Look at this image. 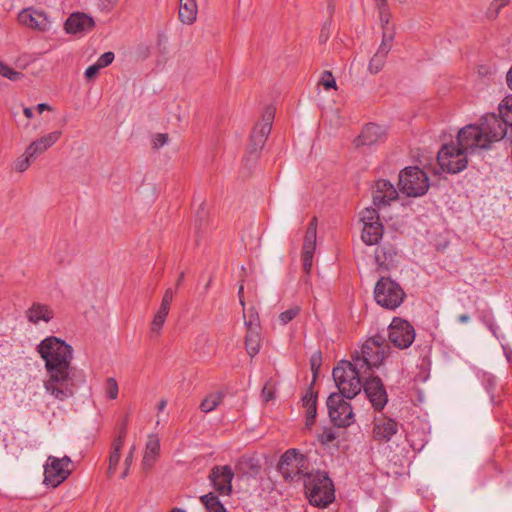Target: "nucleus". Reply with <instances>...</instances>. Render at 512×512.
Segmentation results:
<instances>
[{
	"mask_svg": "<svg viewBox=\"0 0 512 512\" xmlns=\"http://www.w3.org/2000/svg\"><path fill=\"white\" fill-rule=\"evenodd\" d=\"M238 296H239V301H240L241 305L244 307V305H245V302H244V290L239 289L238 290Z\"/></svg>",
	"mask_w": 512,
	"mask_h": 512,
	"instance_id": "0e129e2a",
	"label": "nucleus"
},
{
	"mask_svg": "<svg viewBox=\"0 0 512 512\" xmlns=\"http://www.w3.org/2000/svg\"><path fill=\"white\" fill-rule=\"evenodd\" d=\"M321 84L324 86L326 90L331 88L336 89V81L330 71H324L321 77Z\"/></svg>",
	"mask_w": 512,
	"mask_h": 512,
	"instance_id": "c03bdc74",
	"label": "nucleus"
},
{
	"mask_svg": "<svg viewBox=\"0 0 512 512\" xmlns=\"http://www.w3.org/2000/svg\"><path fill=\"white\" fill-rule=\"evenodd\" d=\"M384 227L382 223L376 225H365L362 229L361 238L367 245H376L382 239Z\"/></svg>",
	"mask_w": 512,
	"mask_h": 512,
	"instance_id": "cd10ccee",
	"label": "nucleus"
},
{
	"mask_svg": "<svg viewBox=\"0 0 512 512\" xmlns=\"http://www.w3.org/2000/svg\"><path fill=\"white\" fill-rule=\"evenodd\" d=\"M378 11L383 8H389L387 4V0H375Z\"/></svg>",
	"mask_w": 512,
	"mask_h": 512,
	"instance_id": "680f3d73",
	"label": "nucleus"
},
{
	"mask_svg": "<svg viewBox=\"0 0 512 512\" xmlns=\"http://www.w3.org/2000/svg\"><path fill=\"white\" fill-rule=\"evenodd\" d=\"M261 328L258 329H247V334L245 337V347L247 353L254 357L260 351L261 346Z\"/></svg>",
	"mask_w": 512,
	"mask_h": 512,
	"instance_id": "c756f323",
	"label": "nucleus"
},
{
	"mask_svg": "<svg viewBox=\"0 0 512 512\" xmlns=\"http://www.w3.org/2000/svg\"><path fill=\"white\" fill-rule=\"evenodd\" d=\"M317 240V217H313L307 227L302 247L303 270L309 274L312 269L313 255Z\"/></svg>",
	"mask_w": 512,
	"mask_h": 512,
	"instance_id": "dca6fc26",
	"label": "nucleus"
},
{
	"mask_svg": "<svg viewBox=\"0 0 512 512\" xmlns=\"http://www.w3.org/2000/svg\"><path fill=\"white\" fill-rule=\"evenodd\" d=\"M459 322L466 323L469 320V316L466 314H462L458 317Z\"/></svg>",
	"mask_w": 512,
	"mask_h": 512,
	"instance_id": "338daca9",
	"label": "nucleus"
},
{
	"mask_svg": "<svg viewBox=\"0 0 512 512\" xmlns=\"http://www.w3.org/2000/svg\"><path fill=\"white\" fill-rule=\"evenodd\" d=\"M167 405V401L165 399L161 400L158 404V410L163 411Z\"/></svg>",
	"mask_w": 512,
	"mask_h": 512,
	"instance_id": "69168bd1",
	"label": "nucleus"
},
{
	"mask_svg": "<svg viewBox=\"0 0 512 512\" xmlns=\"http://www.w3.org/2000/svg\"><path fill=\"white\" fill-rule=\"evenodd\" d=\"M246 329H258L260 328V320L258 312L254 307L248 309V320H245Z\"/></svg>",
	"mask_w": 512,
	"mask_h": 512,
	"instance_id": "ea45409f",
	"label": "nucleus"
},
{
	"mask_svg": "<svg viewBox=\"0 0 512 512\" xmlns=\"http://www.w3.org/2000/svg\"><path fill=\"white\" fill-rule=\"evenodd\" d=\"M385 139V129L377 124L369 123L361 131L360 135L355 139L356 147L372 146Z\"/></svg>",
	"mask_w": 512,
	"mask_h": 512,
	"instance_id": "aec40b11",
	"label": "nucleus"
},
{
	"mask_svg": "<svg viewBox=\"0 0 512 512\" xmlns=\"http://www.w3.org/2000/svg\"><path fill=\"white\" fill-rule=\"evenodd\" d=\"M321 364H322V353L320 351H316L315 353H313V355L310 358V366H311V371L313 374V382L318 377Z\"/></svg>",
	"mask_w": 512,
	"mask_h": 512,
	"instance_id": "58836bf2",
	"label": "nucleus"
},
{
	"mask_svg": "<svg viewBox=\"0 0 512 512\" xmlns=\"http://www.w3.org/2000/svg\"><path fill=\"white\" fill-rule=\"evenodd\" d=\"M200 501L204 505L207 512H227L225 506L221 503L218 496L213 492L202 495L200 497Z\"/></svg>",
	"mask_w": 512,
	"mask_h": 512,
	"instance_id": "7c9ffc66",
	"label": "nucleus"
},
{
	"mask_svg": "<svg viewBox=\"0 0 512 512\" xmlns=\"http://www.w3.org/2000/svg\"><path fill=\"white\" fill-rule=\"evenodd\" d=\"M335 439H336V434L332 430H326L320 436V441L324 444L331 443Z\"/></svg>",
	"mask_w": 512,
	"mask_h": 512,
	"instance_id": "603ef678",
	"label": "nucleus"
},
{
	"mask_svg": "<svg viewBox=\"0 0 512 512\" xmlns=\"http://www.w3.org/2000/svg\"><path fill=\"white\" fill-rule=\"evenodd\" d=\"M342 393H331L326 401L331 421L338 427H347L354 421L350 403L344 400Z\"/></svg>",
	"mask_w": 512,
	"mask_h": 512,
	"instance_id": "1a4fd4ad",
	"label": "nucleus"
},
{
	"mask_svg": "<svg viewBox=\"0 0 512 512\" xmlns=\"http://www.w3.org/2000/svg\"><path fill=\"white\" fill-rule=\"evenodd\" d=\"M392 45L381 42V45L376 53H382L383 56L387 57Z\"/></svg>",
	"mask_w": 512,
	"mask_h": 512,
	"instance_id": "4d7b16f0",
	"label": "nucleus"
},
{
	"mask_svg": "<svg viewBox=\"0 0 512 512\" xmlns=\"http://www.w3.org/2000/svg\"><path fill=\"white\" fill-rule=\"evenodd\" d=\"M479 125L490 144L502 140L508 132V126H506L500 113L498 115L495 113L485 114L481 117Z\"/></svg>",
	"mask_w": 512,
	"mask_h": 512,
	"instance_id": "4468645a",
	"label": "nucleus"
},
{
	"mask_svg": "<svg viewBox=\"0 0 512 512\" xmlns=\"http://www.w3.org/2000/svg\"><path fill=\"white\" fill-rule=\"evenodd\" d=\"M374 288H401L400 285L390 277L381 276L375 283Z\"/></svg>",
	"mask_w": 512,
	"mask_h": 512,
	"instance_id": "37998d69",
	"label": "nucleus"
},
{
	"mask_svg": "<svg viewBox=\"0 0 512 512\" xmlns=\"http://www.w3.org/2000/svg\"><path fill=\"white\" fill-rule=\"evenodd\" d=\"M27 317L32 323H38L39 321L48 322L53 318V311L47 305L33 303L27 311Z\"/></svg>",
	"mask_w": 512,
	"mask_h": 512,
	"instance_id": "bb28decb",
	"label": "nucleus"
},
{
	"mask_svg": "<svg viewBox=\"0 0 512 512\" xmlns=\"http://www.w3.org/2000/svg\"><path fill=\"white\" fill-rule=\"evenodd\" d=\"M106 395L109 399L114 400L118 397V383L115 378H108L105 383Z\"/></svg>",
	"mask_w": 512,
	"mask_h": 512,
	"instance_id": "a19ab883",
	"label": "nucleus"
},
{
	"mask_svg": "<svg viewBox=\"0 0 512 512\" xmlns=\"http://www.w3.org/2000/svg\"><path fill=\"white\" fill-rule=\"evenodd\" d=\"M114 53L113 52H105L104 54H102L96 64L102 69V68H105L107 67L108 65H110L113 60H114Z\"/></svg>",
	"mask_w": 512,
	"mask_h": 512,
	"instance_id": "a18cd8bd",
	"label": "nucleus"
},
{
	"mask_svg": "<svg viewBox=\"0 0 512 512\" xmlns=\"http://www.w3.org/2000/svg\"><path fill=\"white\" fill-rule=\"evenodd\" d=\"M306 462L307 457L305 455L300 454L297 449L291 448L280 457L277 469L285 481H293L297 477H307L309 473L305 472L304 468Z\"/></svg>",
	"mask_w": 512,
	"mask_h": 512,
	"instance_id": "6e6552de",
	"label": "nucleus"
},
{
	"mask_svg": "<svg viewBox=\"0 0 512 512\" xmlns=\"http://www.w3.org/2000/svg\"><path fill=\"white\" fill-rule=\"evenodd\" d=\"M390 18H391V14H390L389 8H383V9L379 10V19L381 22L382 30L391 29L389 27Z\"/></svg>",
	"mask_w": 512,
	"mask_h": 512,
	"instance_id": "49530a36",
	"label": "nucleus"
},
{
	"mask_svg": "<svg viewBox=\"0 0 512 512\" xmlns=\"http://www.w3.org/2000/svg\"><path fill=\"white\" fill-rule=\"evenodd\" d=\"M168 141V134L167 133H157L153 137V148L158 149L165 145Z\"/></svg>",
	"mask_w": 512,
	"mask_h": 512,
	"instance_id": "de8ad7c7",
	"label": "nucleus"
},
{
	"mask_svg": "<svg viewBox=\"0 0 512 512\" xmlns=\"http://www.w3.org/2000/svg\"><path fill=\"white\" fill-rule=\"evenodd\" d=\"M273 119L274 111L268 108L262 115L261 121L254 126L247 147V151L251 157H257L258 152L263 149L271 132Z\"/></svg>",
	"mask_w": 512,
	"mask_h": 512,
	"instance_id": "9b49d317",
	"label": "nucleus"
},
{
	"mask_svg": "<svg viewBox=\"0 0 512 512\" xmlns=\"http://www.w3.org/2000/svg\"><path fill=\"white\" fill-rule=\"evenodd\" d=\"M94 26L93 18L83 12L72 13L64 24L65 31L68 34L86 33L91 31Z\"/></svg>",
	"mask_w": 512,
	"mask_h": 512,
	"instance_id": "6ab92c4d",
	"label": "nucleus"
},
{
	"mask_svg": "<svg viewBox=\"0 0 512 512\" xmlns=\"http://www.w3.org/2000/svg\"><path fill=\"white\" fill-rule=\"evenodd\" d=\"M160 454V440L157 435L151 434L148 436L146 443L145 454L142 460L143 470L149 471L154 466Z\"/></svg>",
	"mask_w": 512,
	"mask_h": 512,
	"instance_id": "393cba45",
	"label": "nucleus"
},
{
	"mask_svg": "<svg viewBox=\"0 0 512 512\" xmlns=\"http://www.w3.org/2000/svg\"><path fill=\"white\" fill-rule=\"evenodd\" d=\"M170 512H186V511L183 509H180V508H173Z\"/></svg>",
	"mask_w": 512,
	"mask_h": 512,
	"instance_id": "774afa93",
	"label": "nucleus"
},
{
	"mask_svg": "<svg viewBox=\"0 0 512 512\" xmlns=\"http://www.w3.org/2000/svg\"><path fill=\"white\" fill-rule=\"evenodd\" d=\"M23 112H24V115H25L27 118H29V119H30V118H32V117H33V111H32V109H31V108L26 107V108H24Z\"/></svg>",
	"mask_w": 512,
	"mask_h": 512,
	"instance_id": "e2e57ef3",
	"label": "nucleus"
},
{
	"mask_svg": "<svg viewBox=\"0 0 512 512\" xmlns=\"http://www.w3.org/2000/svg\"><path fill=\"white\" fill-rule=\"evenodd\" d=\"M362 388L375 410H382L388 402L385 386L379 376H370L362 382Z\"/></svg>",
	"mask_w": 512,
	"mask_h": 512,
	"instance_id": "2eb2a0df",
	"label": "nucleus"
},
{
	"mask_svg": "<svg viewBox=\"0 0 512 512\" xmlns=\"http://www.w3.org/2000/svg\"><path fill=\"white\" fill-rule=\"evenodd\" d=\"M415 336V329L409 321L400 317L392 319L388 327V339L396 348L401 350L409 348Z\"/></svg>",
	"mask_w": 512,
	"mask_h": 512,
	"instance_id": "9d476101",
	"label": "nucleus"
},
{
	"mask_svg": "<svg viewBox=\"0 0 512 512\" xmlns=\"http://www.w3.org/2000/svg\"><path fill=\"white\" fill-rule=\"evenodd\" d=\"M33 160H35V158L29 156L28 150L26 149L24 154L15 161V169L18 172H24L29 168Z\"/></svg>",
	"mask_w": 512,
	"mask_h": 512,
	"instance_id": "e433bc0d",
	"label": "nucleus"
},
{
	"mask_svg": "<svg viewBox=\"0 0 512 512\" xmlns=\"http://www.w3.org/2000/svg\"><path fill=\"white\" fill-rule=\"evenodd\" d=\"M390 351L386 338L382 335H374L368 338L361 346L360 351H355L353 357L365 367V370H372L379 367Z\"/></svg>",
	"mask_w": 512,
	"mask_h": 512,
	"instance_id": "20e7f679",
	"label": "nucleus"
},
{
	"mask_svg": "<svg viewBox=\"0 0 512 512\" xmlns=\"http://www.w3.org/2000/svg\"><path fill=\"white\" fill-rule=\"evenodd\" d=\"M224 394L221 392H215L207 395L200 404V410L204 413H209L217 408V406L223 401Z\"/></svg>",
	"mask_w": 512,
	"mask_h": 512,
	"instance_id": "473e14b6",
	"label": "nucleus"
},
{
	"mask_svg": "<svg viewBox=\"0 0 512 512\" xmlns=\"http://www.w3.org/2000/svg\"><path fill=\"white\" fill-rule=\"evenodd\" d=\"M399 424L391 418L375 421L373 426V438L378 442H388L398 432Z\"/></svg>",
	"mask_w": 512,
	"mask_h": 512,
	"instance_id": "4be33fe9",
	"label": "nucleus"
},
{
	"mask_svg": "<svg viewBox=\"0 0 512 512\" xmlns=\"http://www.w3.org/2000/svg\"><path fill=\"white\" fill-rule=\"evenodd\" d=\"M369 372L353 356L352 361L342 360L333 369L332 376L335 384L346 399H352L362 389V377Z\"/></svg>",
	"mask_w": 512,
	"mask_h": 512,
	"instance_id": "f03ea898",
	"label": "nucleus"
},
{
	"mask_svg": "<svg viewBox=\"0 0 512 512\" xmlns=\"http://www.w3.org/2000/svg\"><path fill=\"white\" fill-rule=\"evenodd\" d=\"M124 445V441H121V439H114L112 443V450L109 456V467H108V474L111 476L115 473L117 465L121 458V449Z\"/></svg>",
	"mask_w": 512,
	"mask_h": 512,
	"instance_id": "2f4dec72",
	"label": "nucleus"
},
{
	"mask_svg": "<svg viewBox=\"0 0 512 512\" xmlns=\"http://www.w3.org/2000/svg\"><path fill=\"white\" fill-rule=\"evenodd\" d=\"M100 70H101V68L95 63V64L89 66L85 70V77L88 80H92L93 78H95L98 75Z\"/></svg>",
	"mask_w": 512,
	"mask_h": 512,
	"instance_id": "09e8293b",
	"label": "nucleus"
},
{
	"mask_svg": "<svg viewBox=\"0 0 512 512\" xmlns=\"http://www.w3.org/2000/svg\"><path fill=\"white\" fill-rule=\"evenodd\" d=\"M41 358L45 361L47 379L44 388L47 393L59 401H65L74 395V379L72 377L71 345L57 337H47L41 341L37 348Z\"/></svg>",
	"mask_w": 512,
	"mask_h": 512,
	"instance_id": "f257e3e1",
	"label": "nucleus"
},
{
	"mask_svg": "<svg viewBox=\"0 0 512 512\" xmlns=\"http://www.w3.org/2000/svg\"><path fill=\"white\" fill-rule=\"evenodd\" d=\"M361 221L363 226L365 225H376L377 223H382L380 220V215L377 209L369 207L365 208L361 212Z\"/></svg>",
	"mask_w": 512,
	"mask_h": 512,
	"instance_id": "f704fd0d",
	"label": "nucleus"
},
{
	"mask_svg": "<svg viewBox=\"0 0 512 512\" xmlns=\"http://www.w3.org/2000/svg\"><path fill=\"white\" fill-rule=\"evenodd\" d=\"M197 4L195 0H180L179 19L184 24H192L197 16Z\"/></svg>",
	"mask_w": 512,
	"mask_h": 512,
	"instance_id": "c85d7f7f",
	"label": "nucleus"
},
{
	"mask_svg": "<svg viewBox=\"0 0 512 512\" xmlns=\"http://www.w3.org/2000/svg\"><path fill=\"white\" fill-rule=\"evenodd\" d=\"M127 427H128V415H126L123 419V422L119 428L118 436L115 439H121V441L125 442V438L127 435Z\"/></svg>",
	"mask_w": 512,
	"mask_h": 512,
	"instance_id": "3c124183",
	"label": "nucleus"
},
{
	"mask_svg": "<svg viewBox=\"0 0 512 512\" xmlns=\"http://www.w3.org/2000/svg\"><path fill=\"white\" fill-rule=\"evenodd\" d=\"M71 462L68 456L62 458L49 456L44 466V483L54 488L63 483L71 474L69 469Z\"/></svg>",
	"mask_w": 512,
	"mask_h": 512,
	"instance_id": "f8f14e48",
	"label": "nucleus"
},
{
	"mask_svg": "<svg viewBox=\"0 0 512 512\" xmlns=\"http://www.w3.org/2000/svg\"><path fill=\"white\" fill-rule=\"evenodd\" d=\"M38 113H43L45 110H51V107L46 103H40L36 106Z\"/></svg>",
	"mask_w": 512,
	"mask_h": 512,
	"instance_id": "052dcab7",
	"label": "nucleus"
},
{
	"mask_svg": "<svg viewBox=\"0 0 512 512\" xmlns=\"http://www.w3.org/2000/svg\"><path fill=\"white\" fill-rule=\"evenodd\" d=\"M61 131H54L43 137L33 141L26 149L28 155L33 156L35 159L53 146L60 138Z\"/></svg>",
	"mask_w": 512,
	"mask_h": 512,
	"instance_id": "b1692460",
	"label": "nucleus"
},
{
	"mask_svg": "<svg viewBox=\"0 0 512 512\" xmlns=\"http://www.w3.org/2000/svg\"><path fill=\"white\" fill-rule=\"evenodd\" d=\"M372 197L375 206H386L398 198V192L390 181L380 179L375 183Z\"/></svg>",
	"mask_w": 512,
	"mask_h": 512,
	"instance_id": "f3484780",
	"label": "nucleus"
},
{
	"mask_svg": "<svg viewBox=\"0 0 512 512\" xmlns=\"http://www.w3.org/2000/svg\"><path fill=\"white\" fill-rule=\"evenodd\" d=\"M498 111L506 126L512 130V95L506 96L498 106Z\"/></svg>",
	"mask_w": 512,
	"mask_h": 512,
	"instance_id": "72a5a7b5",
	"label": "nucleus"
},
{
	"mask_svg": "<svg viewBox=\"0 0 512 512\" xmlns=\"http://www.w3.org/2000/svg\"><path fill=\"white\" fill-rule=\"evenodd\" d=\"M386 61V57L383 56L382 53H375L373 57L370 59L368 70L372 74L378 73L384 66Z\"/></svg>",
	"mask_w": 512,
	"mask_h": 512,
	"instance_id": "c9c22d12",
	"label": "nucleus"
},
{
	"mask_svg": "<svg viewBox=\"0 0 512 512\" xmlns=\"http://www.w3.org/2000/svg\"><path fill=\"white\" fill-rule=\"evenodd\" d=\"M304 487L312 505L325 507L335 498L333 482L324 471L308 474Z\"/></svg>",
	"mask_w": 512,
	"mask_h": 512,
	"instance_id": "7ed1b4c3",
	"label": "nucleus"
},
{
	"mask_svg": "<svg viewBox=\"0 0 512 512\" xmlns=\"http://www.w3.org/2000/svg\"><path fill=\"white\" fill-rule=\"evenodd\" d=\"M21 24L39 31H47L50 28V21L44 12L27 8L18 15Z\"/></svg>",
	"mask_w": 512,
	"mask_h": 512,
	"instance_id": "a211bd4d",
	"label": "nucleus"
},
{
	"mask_svg": "<svg viewBox=\"0 0 512 512\" xmlns=\"http://www.w3.org/2000/svg\"><path fill=\"white\" fill-rule=\"evenodd\" d=\"M380 253H382V254H383V258H384V260H388V259L392 260V257H393V255L395 254V252H394V251H392V250H388V251L386 252L384 248L377 249V250H376V255H375V259H376V261H377V262H380V260H381V255H380Z\"/></svg>",
	"mask_w": 512,
	"mask_h": 512,
	"instance_id": "864d4df0",
	"label": "nucleus"
},
{
	"mask_svg": "<svg viewBox=\"0 0 512 512\" xmlns=\"http://www.w3.org/2000/svg\"><path fill=\"white\" fill-rule=\"evenodd\" d=\"M234 472L229 465H216L208 475V479L212 487L222 496H230L232 494V480Z\"/></svg>",
	"mask_w": 512,
	"mask_h": 512,
	"instance_id": "ddd939ff",
	"label": "nucleus"
},
{
	"mask_svg": "<svg viewBox=\"0 0 512 512\" xmlns=\"http://www.w3.org/2000/svg\"><path fill=\"white\" fill-rule=\"evenodd\" d=\"M134 451H135V447H131L129 453L127 454V456L125 457V466H131L132 462H133V456H134Z\"/></svg>",
	"mask_w": 512,
	"mask_h": 512,
	"instance_id": "bf43d9fd",
	"label": "nucleus"
},
{
	"mask_svg": "<svg viewBox=\"0 0 512 512\" xmlns=\"http://www.w3.org/2000/svg\"><path fill=\"white\" fill-rule=\"evenodd\" d=\"M406 297L404 290H374V299L381 307L394 310Z\"/></svg>",
	"mask_w": 512,
	"mask_h": 512,
	"instance_id": "412c9836",
	"label": "nucleus"
},
{
	"mask_svg": "<svg viewBox=\"0 0 512 512\" xmlns=\"http://www.w3.org/2000/svg\"><path fill=\"white\" fill-rule=\"evenodd\" d=\"M0 75L12 81L20 80L23 77L21 72L13 70L2 62H0Z\"/></svg>",
	"mask_w": 512,
	"mask_h": 512,
	"instance_id": "4c0bfd02",
	"label": "nucleus"
},
{
	"mask_svg": "<svg viewBox=\"0 0 512 512\" xmlns=\"http://www.w3.org/2000/svg\"><path fill=\"white\" fill-rule=\"evenodd\" d=\"M253 471L254 474H258L261 466L258 463H254L251 459L245 463Z\"/></svg>",
	"mask_w": 512,
	"mask_h": 512,
	"instance_id": "13d9d810",
	"label": "nucleus"
},
{
	"mask_svg": "<svg viewBox=\"0 0 512 512\" xmlns=\"http://www.w3.org/2000/svg\"><path fill=\"white\" fill-rule=\"evenodd\" d=\"M398 185L408 197H419L427 193L429 178L419 167H406L399 174Z\"/></svg>",
	"mask_w": 512,
	"mask_h": 512,
	"instance_id": "39448f33",
	"label": "nucleus"
},
{
	"mask_svg": "<svg viewBox=\"0 0 512 512\" xmlns=\"http://www.w3.org/2000/svg\"><path fill=\"white\" fill-rule=\"evenodd\" d=\"M457 142L468 155L491 147L479 124H469L461 128L457 134Z\"/></svg>",
	"mask_w": 512,
	"mask_h": 512,
	"instance_id": "0eeeda50",
	"label": "nucleus"
},
{
	"mask_svg": "<svg viewBox=\"0 0 512 512\" xmlns=\"http://www.w3.org/2000/svg\"><path fill=\"white\" fill-rule=\"evenodd\" d=\"M313 385V383L311 384ZM303 406L307 409L306 411V427L311 428L316 419L317 414V393H314L312 386L309 387L306 394L302 398Z\"/></svg>",
	"mask_w": 512,
	"mask_h": 512,
	"instance_id": "a878e982",
	"label": "nucleus"
},
{
	"mask_svg": "<svg viewBox=\"0 0 512 512\" xmlns=\"http://www.w3.org/2000/svg\"><path fill=\"white\" fill-rule=\"evenodd\" d=\"M174 294L172 290H166L161 305L154 315V318L151 322V333L158 335L165 323L166 317L169 313L171 303L173 301Z\"/></svg>",
	"mask_w": 512,
	"mask_h": 512,
	"instance_id": "5701e85b",
	"label": "nucleus"
},
{
	"mask_svg": "<svg viewBox=\"0 0 512 512\" xmlns=\"http://www.w3.org/2000/svg\"><path fill=\"white\" fill-rule=\"evenodd\" d=\"M262 396L265 400V402H269L270 400L274 399L275 392L272 388L268 387V384H266L262 389Z\"/></svg>",
	"mask_w": 512,
	"mask_h": 512,
	"instance_id": "5fc2aeb1",
	"label": "nucleus"
},
{
	"mask_svg": "<svg viewBox=\"0 0 512 512\" xmlns=\"http://www.w3.org/2000/svg\"><path fill=\"white\" fill-rule=\"evenodd\" d=\"M467 156L466 151L456 141L442 146L437 154V161L442 171L456 174L467 167Z\"/></svg>",
	"mask_w": 512,
	"mask_h": 512,
	"instance_id": "423d86ee",
	"label": "nucleus"
},
{
	"mask_svg": "<svg viewBox=\"0 0 512 512\" xmlns=\"http://www.w3.org/2000/svg\"><path fill=\"white\" fill-rule=\"evenodd\" d=\"M127 427H128V415H126L123 419V422L119 428L118 436L115 439H121V441L125 442V438L127 435Z\"/></svg>",
	"mask_w": 512,
	"mask_h": 512,
	"instance_id": "8fccbe9b",
	"label": "nucleus"
},
{
	"mask_svg": "<svg viewBox=\"0 0 512 512\" xmlns=\"http://www.w3.org/2000/svg\"><path fill=\"white\" fill-rule=\"evenodd\" d=\"M393 39H394L393 29H385V30H383V35H382V42L383 43L392 45Z\"/></svg>",
	"mask_w": 512,
	"mask_h": 512,
	"instance_id": "6e6d98bb",
	"label": "nucleus"
},
{
	"mask_svg": "<svg viewBox=\"0 0 512 512\" xmlns=\"http://www.w3.org/2000/svg\"><path fill=\"white\" fill-rule=\"evenodd\" d=\"M300 313V307L294 306L279 315V319L283 325L288 324Z\"/></svg>",
	"mask_w": 512,
	"mask_h": 512,
	"instance_id": "79ce46f5",
	"label": "nucleus"
}]
</instances>
